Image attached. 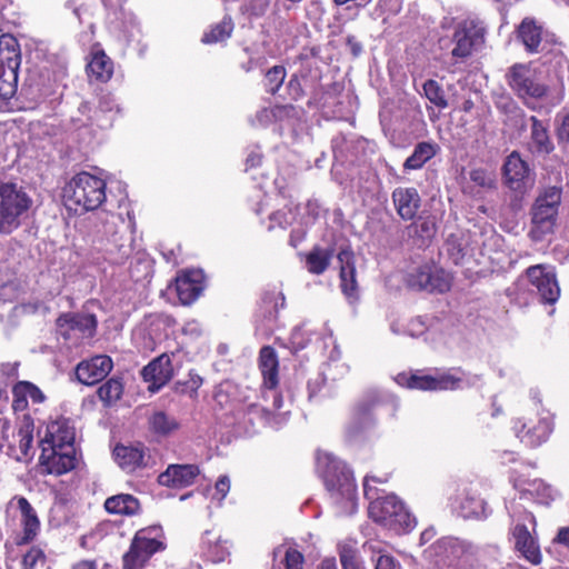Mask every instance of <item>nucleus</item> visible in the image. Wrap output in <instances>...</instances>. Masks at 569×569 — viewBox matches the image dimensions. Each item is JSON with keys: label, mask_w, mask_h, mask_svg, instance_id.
<instances>
[{"label": "nucleus", "mask_w": 569, "mask_h": 569, "mask_svg": "<svg viewBox=\"0 0 569 569\" xmlns=\"http://www.w3.org/2000/svg\"><path fill=\"white\" fill-rule=\"evenodd\" d=\"M10 430V421L4 417H0V450L9 441Z\"/></svg>", "instance_id": "nucleus-62"}, {"label": "nucleus", "mask_w": 569, "mask_h": 569, "mask_svg": "<svg viewBox=\"0 0 569 569\" xmlns=\"http://www.w3.org/2000/svg\"><path fill=\"white\" fill-rule=\"evenodd\" d=\"M10 507L20 511L23 526L22 541L32 540L40 528V521L32 506L24 497H14L10 500Z\"/></svg>", "instance_id": "nucleus-29"}, {"label": "nucleus", "mask_w": 569, "mask_h": 569, "mask_svg": "<svg viewBox=\"0 0 569 569\" xmlns=\"http://www.w3.org/2000/svg\"><path fill=\"white\" fill-rule=\"evenodd\" d=\"M288 96L291 100H298L303 96L301 81L298 76L293 74L287 83Z\"/></svg>", "instance_id": "nucleus-60"}, {"label": "nucleus", "mask_w": 569, "mask_h": 569, "mask_svg": "<svg viewBox=\"0 0 569 569\" xmlns=\"http://www.w3.org/2000/svg\"><path fill=\"white\" fill-rule=\"evenodd\" d=\"M120 111H121V108L112 94H110V93L102 94L99 98L98 113L103 116V120L98 119L99 126L102 128L110 127L112 124V121L114 120L116 116Z\"/></svg>", "instance_id": "nucleus-40"}, {"label": "nucleus", "mask_w": 569, "mask_h": 569, "mask_svg": "<svg viewBox=\"0 0 569 569\" xmlns=\"http://www.w3.org/2000/svg\"><path fill=\"white\" fill-rule=\"evenodd\" d=\"M511 429L526 447L537 448L549 439L553 430L552 415L542 408L537 409L535 413L515 419Z\"/></svg>", "instance_id": "nucleus-8"}, {"label": "nucleus", "mask_w": 569, "mask_h": 569, "mask_svg": "<svg viewBox=\"0 0 569 569\" xmlns=\"http://www.w3.org/2000/svg\"><path fill=\"white\" fill-rule=\"evenodd\" d=\"M338 553L343 569H352L361 566L358 559V551L353 542L339 543Z\"/></svg>", "instance_id": "nucleus-47"}, {"label": "nucleus", "mask_w": 569, "mask_h": 569, "mask_svg": "<svg viewBox=\"0 0 569 569\" xmlns=\"http://www.w3.org/2000/svg\"><path fill=\"white\" fill-rule=\"evenodd\" d=\"M326 386V378L319 373L316 378L308 381L309 399L316 398Z\"/></svg>", "instance_id": "nucleus-61"}, {"label": "nucleus", "mask_w": 569, "mask_h": 569, "mask_svg": "<svg viewBox=\"0 0 569 569\" xmlns=\"http://www.w3.org/2000/svg\"><path fill=\"white\" fill-rule=\"evenodd\" d=\"M506 78L512 92L531 109H535V103L549 92L542 71L531 63H515L508 69Z\"/></svg>", "instance_id": "nucleus-5"}, {"label": "nucleus", "mask_w": 569, "mask_h": 569, "mask_svg": "<svg viewBox=\"0 0 569 569\" xmlns=\"http://www.w3.org/2000/svg\"><path fill=\"white\" fill-rule=\"evenodd\" d=\"M316 471L322 478L339 515H352L357 510V486L352 471L332 453L319 450Z\"/></svg>", "instance_id": "nucleus-2"}, {"label": "nucleus", "mask_w": 569, "mask_h": 569, "mask_svg": "<svg viewBox=\"0 0 569 569\" xmlns=\"http://www.w3.org/2000/svg\"><path fill=\"white\" fill-rule=\"evenodd\" d=\"M248 54V61L241 64L242 70L251 72L256 69H262L267 64V58L263 54L257 53L249 48L244 49Z\"/></svg>", "instance_id": "nucleus-56"}, {"label": "nucleus", "mask_w": 569, "mask_h": 569, "mask_svg": "<svg viewBox=\"0 0 569 569\" xmlns=\"http://www.w3.org/2000/svg\"><path fill=\"white\" fill-rule=\"evenodd\" d=\"M107 183L103 179L82 171L72 177L63 188V201L70 209L92 211L107 201Z\"/></svg>", "instance_id": "nucleus-4"}, {"label": "nucleus", "mask_w": 569, "mask_h": 569, "mask_svg": "<svg viewBox=\"0 0 569 569\" xmlns=\"http://www.w3.org/2000/svg\"><path fill=\"white\" fill-rule=\"evenodd\" d=\"M529 171L527 162L520 158L518 152L513 151L507 157L503 164L506 184L513 191H522L530 180Z\"/></svg>", "instance_id": "nucleus-21"}, {"label": "nucleus", "mask_w": 569, "mask_h": 569, "mask_svg": "<svg viewBox=\"0 0 569 569\" xmlns=\"http://www.w3.org/2000/svg\"><path fill=\"white\" fill-rule=\"evenodd\" d=\"M284 207L283 210H278L269 216L270 223L268 230H272L274 227L284 229L293 222L295 213L292 208H288L287 204Z\"/></svg>", "instance_id": "nucleus-51"}, {"label": "nucleus", "mask_w": 569, "mask_h": 569, "mask_svg": "<svg viewBox=\"0 0 569 569\" xmlns=\"http://www.w3.org/2000/svg\"><path fill=\"white\" fill-rule=\"evenodd\" d=\"M113 362L109 356L98 355L83 360L76 367V376L79 382L92 386L103 380L112 370Z\"/></svg>", "instance_id": "nucleus-17"}, {"label": "nucleus", "mask_w": 569, "mask_h": 569, "mask_svg": "<svg viewBox=\"0 0 569 569\" xmlns=\"http://www.w3.org/2000/svg\"><path fill=\"white\" fill-rule=\"evenodd\" d=\"M388 477L381 478L366 476L363 480V495L369 500L368 512L370 518L398 535L411 531L417 520L406 509L405 505L395 495L378 496V490L372 483H385Z\"/></svg>", "instance_id": "nucleus-3"}, {"label": "nucleus", "mask_w": 569, "mask_h": 569, "mask_svg": "<svg viewBox=\"0 0 569 569\" xmlns=\"http://www.w3.org/2000/svg\"><path fill=\"white\" fill-rule=\"evenodd\" d=\"M527 491L533 495L539 503L546 506H549L559 496L555 488L542 480H533Z\"/></svg>", "instance_id": "nucleus-44"}, {"label": "nucleus", "mask_w": 569, "mask_h": 569, "mask_svg": "<svg viewBox=\"0 0 569 569\" xmlns=\"http://www.w3.org/2000/svg\"><path fill=\"white\" fill-rule=\"evenodd\" d=\"M529 151L538 157H546L555 150V144L549 136L548 126L537 117H530Z\"/></svg>", "instance_id": "nucleus-23"}, {"label": "nucleus", "mask_w": 569, "mask_h": 569, "mask_svg": "<svg viewBox=\"0 0 569 569\" xmlns=\"http://www.w3.org/2000/svg\"><path fill=\"white\" fill-rule=\"evenodd\" d=\"M427 331V325L421 317H417L407 326L406 333L412 338L422 336Z\"/></svg>", "instance_id": "nucleus-59"}, {"label": "nucleus", "mask_w": 569, "mask_h": 569, "mask_svg": "<svg viewBox=\"0 0 569 569\" xmlns=\"http://www.w3.org/2000/svg\"><path fill=\"white\" fill-rule=\"evenodd\" d=\"M113 456L119 467L127 472H132L147 466V452L141 445H119L114 448Z\"/></svg>", "instance_id": "nucleus-27"}, {"label": "nucleus", "mask_w": 569, "mask_h": 569, "mask_svg": "<svg viewBox=\"0 0 569 569\" xmlns=\"http://www.w3.org/2000/svg\"><path fill=\"white\" fill-rule=\"evenodd\" d=\"M87 72L89 78L107 82L112 77L113 63L103 51L99 50L92 53L87 64Z\"/></svg>", "instance_id": "nucleus-32"}, {"label": "nucleus", "mask_w": 569, "mask_h": 569, "mask_svg": "<svg viewBox=\"0 0 569 569\" xmlns=\"http://www.w3.org/2000/svg\"><path fill=\"white\" fill-rule=\"evenodd\" d=\"M12 408L14 411L26 410L29 399L33 403H42L46 400L44 393L29 381H18L12 387Z\"/></svg>", "instance_id": "nucleus-30"}, {"label": "nucleus", "mask_w": 569, "mask_h": 569, "mask_svg": "<svg viewBox=\"0 0 569 569\" xmlns=\"http://www.w3.org/2000/svg\"><path fill=\"white\" fill-rule=\"evenodd\" d=\"M119 231H116L112 234V246L117 248V252L113 253L112 249H109L110 253V261L116 264L123 263L129 256L131 254L132 248H131V240L129 238L122 240V236L120 238L117 237Z\"/></svg>", "instance_id": "nucleus-46"}, {"label": "nucleus", "mask_w": 569, "mask_h": 569, "mask_svg": "<svg viewBox=\"0 0 569 569\" xmlns=\"http://www.w3.org/2000/svg\"><path fill=\"white\" fill-rule=\"evenodd\" d=\"M375 422L371 409L366 405H359L352 415V419L349 422L346 436L349 441H353L358 436L366 429L370 428Z\"/></svg>", "instance_id": "nucleus-34"}, {"label": "nucleus", "mask_w": 569, "mask_h": 569, "mask_svg": "<svg viewBox=\"0 0 569 569\" xmlns=\"http://www.w3.org/2000/svg\"><path fill=\"white\" fill-rule=\"evenodd\" d=\"M230 490V479L228 476H220L214 485V493L212 495V499L221 502L228 495Z\"/></svg>", "instance_id": "nucleus-58"}, {"label": "nucleus", "mask_w": 569, "mask_h": 569, "mask_svg": "<svg viewBox=\"0 0 569 569\" xmlns=\"http://www.w3.org/2000/svg\"><path fill=\"white\" fill-rule=\"evenodd\" d=\"M163 549L160 527L141 529L136 533L129 550L123 555V569H142L152 555Z\"/></svg>", "instance_id": "nucleus-9"}, {"label": "nucleus", "mask_w": 569, "mask_h": 569, "mask_svg": "<svg viewBox=\"0 0 569 569\" xmlns=\"http://www.w3.org/2000/svg\"><path fill=\"white\" fill-rule=\"evenodd\" d=\"M332 258V252L327 249L316 248L306 259L307 269L315 274H321L328 268Z\"/></svg>", "instance_id": "nucleus-41"}, {"label": "nucleus", "mask_w": 569, "mask_h": 569, "mask_svg": "<svg viewBox=\"0 0 569 569\" xmlns=\"http://www.w3.org/2000/svg\"><path fill=\"white\" fill-rule=\"evenodd\" d=\"M199 475L200 470L197 465H169L159 475L158 482L170 488H184L191 486Z\"/></svg>", "instance_id": "nucleus-20"}, {"label": "nucleus", "mask_w": 569, "mask_h": 569, "mask_svg": "<svg viewBox=\"0 0 569 569\" xmlns=\"http://www.w3.org/2000/svg\"><path fill=\"white\" fill-rule=\"evenodd\" d=\"M233 31V22L230 17H224L219 23L211 27L202 37L204 43L222 42L230 38Z\"/></svg>", "instance_id": "nucleus-42"}, {"label": "nucleus", "mask_w": 569, "mask_h": 569, "mask_svg": "<svg viewBox=\"0 0 569 569\" xmlns=\"http://www.w3.org/2000/svg\"><path fill=\"white\" fill-rule=\"evenodd\" d=\"M97 318L90 313H64L57 320L58 333L66 340L92 338L97 330Z\"/></svg>", "instance_id": "nucleus-13"}, {"label": "nucleus", "mask_w": 569, "mask_h": 569, "mask_svg": "<svg viewBox=\"0 0 569 569\" xmlns=\"http://www.w3.org/2000/svg\"><path fill=\"white\" fill-rule=\"evenodd\" d=\"M550 37L542 26L538 24L532 18H525L517 29V38L521 41L528 53L545 51L547 44L552 41Z\"/></svg>", "instance_id": "nucleus-16"}, {"label": "nucleus", "mask_w": 569, "mask_h": 569, "mask_svg": "<svg viewBox=\"0 0 569 569\" xmlns=\"http://www.w3.org/2000/svg\"><path fill=\"white\" fill-rule=\"evenodd\" d=\"M470 180L481 188H492L495 186V177L491 172L482 168H477L470 171Z\"/></svg>", "instance_id": "nucleus-55"}, {"label": "nucleus", "mask_w": 569, "mask_h": 569, "mask_svg": "<svg viewBox=\"0 0 569 569\" xmlns=\"http://www.w3.org/2000/svg\"><path fill=\"white\" fill-rule=\"evenodd\" d=\"M426 552L429 558L435 559L436 565L451 566L460 558L463 548L457 538L446 537L437 540Z\"/></svg>", "instance_id": "nucleus-22"}, {"label": "nucleus", "mask_w": 569, "mask_h": 569, "mask_svg": "<svg viewBox=\"0 0 569 569\" xmlns=\"http://www.w3.org/2000/svg\"><path fill=\"white\" fill-rule=\"evenodd\" d=\"M230 547L229 541L213 530H207L202 536V556L213 563L224 561L230 556Z\"/></svg>", "instance_id": "nucleus-26"}, {"label": "nucleus", "mask_w": 569, "mask_h": 569, "mask_svg": "<svg viewBox=\"0 0 569 569\" xmlns=\"http://www.w3.org/2000/svg\"><path fill=\"white\" fill-rule=\"evenodd\" d=\"M439 151V146L435 142L422 141L416 144L412 153L406 159L403 163L405 170L421 169L425 163L432 159Z\"/></svg>", "instance_id": "nucleus-33"}, {"label": "nucleus", "mask_w": 569, "mask_h": 569, "mask_svg": "<svg viewBox=\"0 0 569 569\" xmlns=\"http://www.w3.org/2000/svg\"><path fill=\"white\" fill-rule=\"evenodd\" d=\"M139 501L131 495H117L108 498L104 502V508L109 513L114 515H136L139 510Z\"/></svg>", "instance_id": "nucleus-36"}, {"label": "nucleus", "mask_w": 569, "mask_h": 569, "mask_svg": "<svg viewBox=\"0 0 569 569\" xmlns=\"http://www.w3.org/2000/svg\"><path fill=\"white\" fill-rule=\"evenodd\" d=\"M338 260L341 263L340 280L342 292L347 297L352 298L357 291L356 269L352 263V252L349 250H341L338 253Z\"/></svg>", "instance_id": "nucleus-31"}, {"label": "nucleus", "mask_w": 569, "mask_h": 569, "mask_svg": "<svg viewBox=\"0 0 569 569\" xmlns=\"http://www.w3.org/2000/svg\"><path fill=\"white\" fill-rule=\"evenodd\" d=\"M451 287L450 276L442 269L433 268L430 270L429 292H446Z\"/></svg>", "instance_id": "nucleus-50"}, {"label": "nucleus", "mask_w": 569, "mask_h": 569, "mask_svg": "<svg viewBox=\"0 0 569 569\" xmlns=\"http://www.w3.org/2000/svg\"><path fill=\"white\" fill-rule=\"evenodd\" d=\"M149 423L151 430L160 436H167L178 428L176 419L162 411L153 413L149 419Z\"/></svg>", "instance_id": "nucleus-45"}, {"label": "nucleus", "mask_w": 569, "mask_h": 569, "mask_svg": "<svg viewBox=\"0 0 569 569\" xmlns=\"http://www.w3.org/2000/svg\"><path fill=\"white\" fill-rule=\"evenodd\" d=\"M274 184H276L279 193L283 198H289V199L293 198V193L289 189V186H288L287 181L284 180V178H281V177L276 178Z\"/></svg>", "instance_id": "nucleus-63"}, {"label": "nucleus", "mask_w": 569, "mask_h": 569, "mask_svg": "<svg viewBox=\"0 0 569 569\" xmlns=\"http://www.w3.org/2000/svg\"><path fill=\"white\" fill-rule=\"evenodd\" d=\"M293 111L291 106H274L271 108H262L259 110L254 118L251 120V123L254 127L266 128L276 121H280L286 117L290 116Z\"/></svg>", "instance_id": "nucleus-38"}, {"label": "nucleus", "mask_w": 569, "mask_h": 569, "mask_svg": "<svg viewBox=\"0 0 569 569\" xmlns=\"http://www.w3.org/2000/svg\"><path fill=\"white\" fill-rule=\"evenodd\" d=\"M44 553L40 548L32 547L28 550L21 561V569H36L37 565L44 562Z\"/></svg>", "instance_id": "nucleus-54"}, {"label": "nucleus", "mask_w": 569, "mask_h": 569, "mask_svg": "<svg viewBox=\"0 0 569 569\" xmlns=\"http://www.w3.org/2000/svg\"><path fill=\"white\" fill-rule=\"evenodd\" d=\"M278 357L273 348L266 346L259 353V369L262 376V400L264 405L244 401L238 409L236 418L238 423L254 427L256 423H267L278 428L283 421L281 415L276 411L282 407V396L278 392Z\"/></svg>", "instance_id": "nucleus-1"}, {"label": "nucleus", "mask_w": 569, "mask_h": 569, "mask_svg": "<svg viewBox=\"0 0 569 569\" xmlns=\"http://www.w3.org/2000/svg\"><path fill=\"white\" fill-rule=\"evenodd\" d=\"M516 549L532 565L541 562V552L533 537L523 523H517L512 529Z\"/></svg>", "instance_id": "nucleus-28"}, {"label": "nucleus", "mask_w": 569, "mask_h": 569, "mask_svg": "<svg viewBox=\"0 0 569 569\" xmlns=\"http://www.w3.org/2000/svg\"><path fill=\"white\" fill-rule=\"evenodd\" d=\"M42 472L60 476L76 467V452L46 447L39 457Z\"/></svg>", "instance_id": "nucleus-18"}, {"label": "nucleus", "mask_w": 569, "mask_h": 569, "mask_svg": "<svg viewBox=\"0 0 569 569\" xmlns=\"http://www.w3.org/2000/svg\"><path fill=\"white\" fill-rule=\"evenodd\" d=\"M520 281H528L532 287L531 291L536 292L543 303L552 305L560 296L556 273L551 268L542 264L529 267Z\"/></svg>", "instance_id": "nucleus-12"}, {"label": "nucleus", "mask_w": 569, "mask_h": 569, "mask_svg": "<svg viewBox=\"0 0 569 569\" xmlns=\"http://www.w3.org/2000/svg\"><path fill=\"white\" fill-rule=\"evenodd\" d=\"M455 503L459 515L463 518H486L488 516L487 503L471 488H463Z\"/></svg>", "instance_id": "nucleus-25"}, {"label": "nucleus", "mask_w": 569, "mask_h": 569, "mask_svg": "<svg viewBox=\"0 0 569 569\" xmlns=\"http://www.w3.org/2000/svg\"><path fill=\"white\" fill-rule=\"evenodd\" d=\"M123 392V385L120 379L110 378L102 386L99 387L97 393L99 399L104 406L116 403Z\"/></svg>", "instance_id": "nucleus-43"}, {"label": "nucleus", "mask_w": 569, "mask_h": 569, "mask_svg": "<svg viewBox=\"0 0 569 569\" xmlns=\"http://www.w3.org/2000/svg\"><path fill=\"white\" fill-rule=\"evenodd\" d=\"M305 557L293 548H288L284 552V569H303Z\"/></svg>", "instance_id": "nucleus-57"}, {"label": "nucleus", "mask_w": 569, "mask_h": 569, "mask_svg": "<svg viewBox=\"0 0 569 569\" xmlns=\"http://www.w3.org/2000/svg\"><path fill=\"white\" fill-rule=\"evenodd\" d=\"M395 380L401 387L422 391L456 390L463 388L465 386L463 378L453 373H439L432 376L421 375L419 372H402L397 375Z\"/></svg>", "instance_id": "nucleus-10"}, {"label": "nucleus", "mask_w": 569, "mask_h": 569, "mask_svg": "<svg viewBox=\"0 0 569 569\" xmlns=\"http://www.w3.org/2000/svg\"><path fill=\"white\" fill-rule=\"evenodd\" d=\"M18 64L8 62L7 66L0 64V100H9L17 91Z\"/></svg>", "instance_id": "nucleus-37"}, {"label": "nucleus", "mask_w": 569, "mask_h": 569, "mask_svg": "<svg viewBox=\"0 0 569 569\" xmlns=\"http://www.w3.org/2000/svg\"><path fill=\"white\" fill-rule=\"evenodd\" d=\"M363 549L370 553L375 569H402L400 562L385 550L381 542L368 541L363 545Z\"/></svg>", "instance_id": "nucleus-35"}, {"label": "nucleus", "mask_w": 569, "mask_h": 569, "mask_svg": "<svg viewBox=\"0 0 569 569\" xmlns=\"http://www.w3.org/2000/svg\"><path fill=\"white\" fill-rule=\"evenodd\" d=\"M204 288V274L200 269L183 270L176 277L174 290L182 305L194 302Z\"/></svg>", "instance_id": "nucleus-15"}, {"label": "nucleus", "mask_w": 569, "mask_h": 569, "mask_svg": "<svg viewBox=\"0 0 569 569\" xmlns=\"http://www.w3.org/2000/svg\"><path fill=\"white\" fill-rule=\"evenodd\" d=\"M423 93L426 98L439 109H445L448 102L440 84L435 80H427L423 83Z\"/></svg>", "instance_id": "nucleus-48"}, {"label": "nucleus", "mask_w": 569, "mask_h": 569, "mask_svg": "<svg viewBox=\"0 0 569 569\" xmlns=\"http://www.w3.org/2000/svg\"><path fill=\"white\" fill-rule=\"evenodd\" d=\"M556 134L559 143L569 142V112L560 111L555 118Z\"/></svg>", "instance_id": "nucleus-52"}, {"label": "nucleus", "mask_w": 569, "mask_h": 569, "mask_svg": "<svg viewBox=\"0 0 569 569\" xmlns=\"http://www.w3.org/2000/svg\"><path fill=\"white\" fill-rule=\"evenodd\" d=\"M560 202L561 189L558 187H549L537 197L531 208L529 231L533 241H543L553 233Z\"/></svg>", "instance_id": "nucleus-6"}, {"label": "nucleus", "mask_w": 569, "mask_h": 569, "mask_svg": "<svg viewBox=\"0 0 569 569\" xmlns=\"http://www.w3.org/2000/svg\"><path fill=\"white\" fill-rule=\"evenodd\" d=\"M286 69L282 66H274L266 72L264 87L267 92L276 94L286 79Z\"/></svg>", "instance_id": "nucleus-49"}, {"label": "nucleus", "mask_w": 569, "mask_h": 569, "mask_svg": "<svg viewBox=\"0 0 569 569\" xmlns=\"http://www.w3.org/2000/svg\"><path fill=\"white\" fill-rule=\"evenodd\" d=\"M174 353L171 356L162 353L142 369V377L144 381L151 383L150 389L152 391L159 390L172 378V359H174Z\"/></svg>", "instance_id": "nucleus-19"}, {"label": "nucleus", "mask_w": 569, "mask_h": 569, "mask_svg": "<svg viewBox=\"0 0 569 569\" xmlns=\"http://www.w3.org/2000/svg\"><path fill=\"white\" fill-rule=\"evenodd\" d=\"M392 201L397 213L403 220H412L420 208V194L416 188H396L392 192Z\"/></svg>", "instance_id": "nucleus-24"}, {"label": "nucleus", "mask_w": 569, "mask_h": 569, "mask_svg": "<svg viewBox=\"0 0 569 569\" xmlns=\"http://www.w3.org/2000/svg\"><path fill=\"white\" fill-rule=\"evenodd\" d=\"M32 204L22 187L12 182H0V233L17 230Z\"/></svg>", "instance_id": "nucleus-7"}, {"label": "nucleus", "mask_w": 569, "mask_h": 569, "mask_svg": "<svg viewBox=\"0 0 569 569\" xmlns=\"http://www.w3.org/2000/svg\"><path fill=\"white\" fill-rule=\"evenodd\" d=\"M485 41V28L475 19H466L455 26L452 34L451 56L456 59H466Z\"/></svg>", "instance_id": "nucleus-11"}, {"label": "nucleus", "mask_w": 569, "mask_h": 569, "mask_svg": "<svg viewBox=\"0 0 569 569\" xmlns=\"http://www.w3.org/2000/svg\"><path fill=\"white\" fill-rule=\"evenodd\" d=\"M555 541L569 550V527L560 528Z\"/></svg>", "instance_id": "nucleus-64"}, {"label": "nucleus", "mask_w": 569, "mask_h": 569, "mask_svg": "<svg viewBox=\"0 0 569 569\" xmlns=\"http://www.w3.org/2000/svg\"><path fill=\"white\" fill-rule=\"evenodd\" d=\"M33 422L30 418H24L18 431V449L19 453H14L18 461L26 460L32 456L33 442Z\"/></svg>", "instance_id": "nucleus-39"}, {"label": "nucleus", "mask_w": 569, "mask_h": 569, "mask_svg": "<svg viewBox=\"0 0 569 569\" xmlns=\"http://www.w3.org/2000/svg\"><path fill=\"white\" fill-rule=\"evenodd\" d=\"M76 432L66 419L50 422L46 428V433L40 440L41 450L46 447L76 452L74 449Z\"/></svg>", "instance_id": "nucleus-14"}, {"label": "nucleus", "mask_w": 569, "mask_h": 569, "mask_svg": "<svg viewBox=\"0 0 569 569\" xmlns=\"http://www.w3.org/2000/svg\"><path fill=\"white\" fill-rule=\"evenodd\" d=\"M430 270L431 268L429 267L420 268L417 270L416 273L410 276L409 284L412 288L428 291L430 287Z\"/></svg>", "instance_id": "nucleus-53"}]
</instances>
